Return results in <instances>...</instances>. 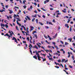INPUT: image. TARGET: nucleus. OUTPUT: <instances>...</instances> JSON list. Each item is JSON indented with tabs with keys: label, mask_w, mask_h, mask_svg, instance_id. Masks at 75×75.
<instances>
[{
	"label": "nucleus",
	"mask_w": 75,
	"mask_h": 75,
	"mask_svg": "<svg viewBox=\"0 0 75 75\" xmlns=\"http://www.w3.org/2000/svg\"><path fill=\"white\" fill-rule=\"evenodd\" d=\"M4 36L6 37V36H7V37H8V39H9V40H10V37H11V36H10V35L8 34V33H6V34L5 35H4Z\"/></svg>",
	"instance_id": "nucleus-1"
},
{
	"label": "nucleus",
	"mask_w": 75,
	"mask_h": 75,
	"mask_svg": "<svg viewBox=\"0 0 75 75\" xmlns=\"http://www.w3.org/2000/svg\"><path fill=\"white\" fill-rule=\"evenodd\" d=\"M12 40H15L14 41L16 42L17 44L18 43V42L17 40V39H16V38L14 37H13V38L12 39Z\"/></svg>",
	"instance_id": "nucleus-2"
},
{
	"label": "nucleus",
	"mask_w": 75,
	"mask_h": 75,
	"mask_svg": "<svg viewBox=\"0 0 75 75\" xmlns=\"http://www.w3.org/2000/svg\"><path fill=\"white\" fill-rule=\"evenodd\" d=\"M8 11H9V14H12L13 12V11L12 10H11L10 9L8 10Z\"/></svg>",
	"instance_id": "nucleus-3"
},
{
	"label": "nucleus",
	"mask_w": 75,
	"mask_h": 75,
	"mask_svg": "<svg viewBox=\"0 0 75 75\" xmlns=\"http://www.w3.org/2000/svg\"><path fill=\"white\" fill-rule=\"evenodd\" d=\"M36 48L37 50L38 49V47H37V46L36 45H35L34 47H33V48Z\"/></svg>",
	"instance_id": "nucleus-4"
},
{
	"label": "nucleus",
	"mask_w": 75,
	"mask_h": 75,
	"mask_svg": "<svg viewBox=\"0 0 75 75\" xmlns=\"http://www.w3.org/2000/svg\"><path fill=\"white\" fill-rule=\"evenodd\" d=\"M31 29L30 30V32L31 31H33V28H34L33 26H31Z\"/></svg>",
	"instance_id": "nucleus-5"
},
{
	"label": "nucleus",
	"mask_w": 75,
	"mask_h": 75,
	"mask_svg": "<svg viewBox=\"0 0 75 75\" xmlns=\"http://www.w3.org/2000/svg\"><path fill=\"white\" fill-rule=\"evenodd\" d=\"M65 27H67L68 28L69 27V26L68 25V24H65Z\"/></svg>",
	"instance_id": "nucleus-6"
},
{
	"label": "nucleus",
	"mask_w": 75,
	"mask_h": 75,
	"mask_svg": "<svg viewBox=\"0 0 75 75\" xmlns=\"http://www.w3.org/2000/svg\"><path fill=\"white\" fill-rule=\"evenodd\" d=\"M68 40L70 41V42L72 41V38H70L68 39Z\"/></svg>",
	"instance_id": "nucleus-7"
},
{
	"label": "nucleus",
	"mask_w": 75,
	"mask_h": 75,
	"mask_svg": "<svg viewBox=\"0 0 75 75\" xmlns=\"http://www.w3.org/2000/svg\"><path fill=\"white\" fill-rule=\"evenodd\" d=\"M33 58H35V59H37V57H36V55H35L34 56H33Z\"/></svg>",
	"instance_id": "nucleus-8"
},
{
	"label": "nucleus",
	"mask_w": 75,
	"mask_h": 75,
	"mask_svg": "<svg viewBox=\"0 0 75 75\" xmlns=\"http://www.w3.org/2000/svg\"><path fill=\"white\" fill-rule=\"evenodd\" d=\"M32 16L33 18H34V17L36 18V17H37V14H35V16H34V15H32Z\"/></svg>",
	"instance_id": "nucleus-9"
},
{
	"label": "nucleus",
	"mask_w": 75,
	"mask_h": 75,
	"mask_svg": "<svg viewBox=\"0 0 75 75\" xmlns=\"http://www.w3.org/2000/svg\"><path fill=\"white\" fill-rule=\"evenodd\" d=\"M4 11H6L3 9H2V10H0V12L1 13H3V12Z\"/></svg>",
	"instance_id": "nucleus-10"
},
{
	"label": "nucleus",
	"mask_w": 75,
	"mask_h": 75,
	"mask_svg": "<svg viewBox=\"0 0 75 75\" xmlns=\"http://www.w3.org/2000/svg\"><path fill=\"white\" fill-rule=\"evenodd\" d=\"M5 27L6 28H8V26L7 24L5 25Z\"/></svg>",
	"instance_id": "nucleus-11"
},
{
	"label": "nucleus",
	"mask_w": 75,
	"mask_h": 75,
	"mask_svg": "<svg viewBox=\"0 0 75 75\" xmlns=\"http://www.w3.org/2000/svg\"><path fill=\"white\" fill-rule=\"evenodd\" d=\"M37 57L39 58H41V57L40 56V54H39L37 55Z\"/></svg>",
	"instance_id": "nucleus-12"
},
{
	"label": "nucleus",
	"mask_w": 75,
	"mask_h": 75,
	"mask_svg": "<svg viewBox=\"0 0 75 75\" xmlns=\"http://www.w3.org/2000/svg\"><path fill=\"white\" fill-rule=\"evenodd\" d=\"M26 17L27 18H28V20H31V19H30V18L28 17V16H26Z\"/></svg>",
	"instance_id": "nucleus-13"
},
{
	"label": "nucleus",
	"mask_w": 75,
	"mask_h": 75,
	"mask_svg": "<svg viewBox=\"0 0 75 75\" xmlns=\"http://www.w3.org/2000/svg\"><path fill=\"white\" fill-rule=\"evenodd\" d=\"M35 52H36V55H38L39 54V53H38V52H37L36 50H35Z\"/></svg>",
	"instance_id": "nucleus-14"
},
{
	"label": "nucleus",
	"mask_w": 75,
	"mask_h": 75,
	"mask_svg": "<svg viewBox=\"0 0 75 75\" xmlns=\"http://www.w3.org/2000/svg\"><path fill=\"white\" fill-rule=\"evenodd\" d=\"M65 61V59H62V62H64V61Z\"/></svg>",
	"instance_id": "nucleus-15"
},
{
	"label": "nucleus",
	"mask_w": 75,
	"mask_h": 75,
	"mask_svg": "<svg viewBox=\"0 0 75 75\" xmlns=\"http://www.w3.org/2000/svg\"><path fill=\"white\" fill-rule=\"evenodd\" d=\"M9 33H10V34H10V35H11V36H12V33H11V31H10V30H9L8 31Z\"/></svg>",
	"instance_id": "nucleus-16"
},
{
	"label": "nucleus",
	"mask_w": 75,
	"mask_h": 75,
	"mask_svg": "<svg viewBox=\"0 0 75 75\" xmlns=\"http://www.w3.org/2000/svg\"><path fill=\"white\" fill-rule=\"evenodd\" d=\"M35 18H33L32 20V22H34V20H35Z\"/></svg>",
	"instance_id": "nucleus-17"
},
{
	"label": "nucleus",
	"mask_w": 75,
	"mask_h": 75,
	"mask_svg": "<svg viewBox=\"0 0 75 75\" xmlns=\"http://www.w3.org/2000/svg\"><path fill=\"white\" fill-rule=\"evenodd\" d=\"M54 47H55V48H57V50H58V46H56V45H55Z\"/></svg>",
	"instance_id": "nucleus-18"
},
{
	"label": "nucleus",
	"mask_w": 75,
	"mask_h": 75,
	"mask_svg": "<svg viewBox=\"0 0 75 75\" xmlns=\"http://www.w3.org/2000/svg\"><path fill=\"white\" fill-rule=\"evenodd\" d=\"M18 8V9H19V8L18 7H17V6H15L14 8V9H16V8Z\"/></svg>",
	"instance_id": "nucleus-19"
},
{
	"label": "nucleus",
	"mask_w": 75,
	"mask_h": 75,
	"mask_svg": "<svg viewBox=\"0 0 75 75\" xmlns=\"http://www.w3.org/2000/svg\"><path fill=\"white\" fill-rule=\"evenodd\" d=\"M16 29L17 30H19L18 28V26H16Z\"/></svg>",
	"instance_id": "nucleus-20"
},
{
	"label": "nucleus",
	"mask_w": 75,
	"mask_h": 75,
	"mask_svg": "<svg viewBox=\"0 0 75 75\" xmlns=\"http://www.w3.org/2000/svg\"><path fill=\"white\" fill-rule=\"evenodd\" d=\"M35 21L36 22V23H37V24H38V19H36Z\"/></svg>",
	"instance_id": "nucleus-21"
},
{
	"label": "nucleus",
	"mask_w": 75,
	"mask_h": 75,
	"mask_svg": "<svg viewBox=\"0 0 75 75\" xmlns=\"http://www.w3.org/2000/svg\"><path fill=\"white\" fill-rule=\"evenodd\" d=\"M68 44H69L67 43V42H65V45H68Z\"/></svg>",
	"instance_id": "nucleus-22"
},
{
	"label": "nucleus",
	"mask_w": 75,
	"mask_h": 75,
	"mask_svg": "<svg viewBox=\"0 0 75 75\" xmlns=\"http://www.w3.org/2000/svg\"><path fill=\"white\" fill-rule=\"evenodd\" d=\"M39 23L40 24V25H44L43 23H41V22H39Z\"/></svg>",
	"instance_id": "nucleus-23"
},
{
	"label": "nucleus",
	"mask_w": 75,
	"mask_h": 75,
	"mask_svg": "<svg viewBox=\"0 0 75 75\" xmlns=\"http://www.w3.org/2000/svg\"><path fill=\"white\" fill-rule=\"evenodd\" d=\"M41 10H42L43 11H46V10L45 9H44L43 8H41Z\"/></svg>",
	"instance_id": "nucleus-24"
},
{
	"label": "nucleus",
	"mask_w": 75,
	"mask_h": 75,
	"mask_svg": "<svg viewBox=\"0 0 75 75\" xmlns=\"http://www.w3.org/2000/svg\"><path fill=\"white\" fill-rule=\"evenodd\" d=\"M55 68H57V69H58V68H59V67L57 66H55Z\"/></svg>",
	"instance_id": "nucleus-25"
},
{
	"label": "nucleus",
	"mask_w": 75,
	"mask_h": 75,
	"mask_svg": "<svg viewBox=\"0 0 75 75\" xmlns=\"http://www.w3.org/2000/svg\"><path fill=\"white\" fill-rule=\"evenodd\" d=\"M34 36H35V37H36V39H37V35H34Z\"/></svg>",
	"instance_id": "nucleus-26"
},
{
	"label": "nucleus",
	"mask_w": 75,
	"mask_h": 75,
	"mask_svg": "<svg viewBox=\"0 0 75 75\" xmlns=\"http://www.w3.org/2000/svg\"><path fill=\"white\" fill-rule=\"evenodd\" d=\"M54 63L55 64H56V65H59V63H57L56 62H54Z\"/></svg>",
	"instance_id": "nucleus-27"
},
{
	"label": "nucleus",
	"mask_w": 75,
	"mask_h": 75,
	"mask_svg": "<svg viewBox=\"0 0 75 75\" xmlns=\"http://www.w3.org/2000/svg\"><path fill=\"white\" fill-rule=\"evenodd\" d=\"M26 2V0H23V4H25V3Z\"/></svg>",
	"instance_id": "nucleus-28"
},
{
	"label": "nucleus",
	"mask_w": 75,
	"mask_h": 75,
	"mask_svg": "<svg viewBox=\"0 0 75 75\" xmlns=\"http://www.w3.org/2000/svg\"><path fill=\"white\" fill-rule=\"evenodd\" d=\"M71 58H72L73 60H74L75 59V57L74 56H72Z\"/></svg>",
	"instance_id": "nucleus-29"
},
{
	"label": "nucleus",
	"mask_w": 75,
	"mask_h": 75,
	"mask_svg": "<svg viewBox=\"0 0 75 75\" xmlns=\"http://www.w3.org/2000/svg\"><path fill=\"white\" fill-rule=\"evenodd\" d=\"M33 8V6H32V5H31L30 7V9H32Z\"/></svg>",
	"instance_id": "nucleus-30"
},
{
	"label": "nucleus",
	"mask_w": 75,
	"mask_h": 75,
	"mask_svg": "<svg viewBox=\"0 0 75 75\" xmlns=\"http://www.w3.org/2000/svg\"><path fill=\"white\" fill-rule=\"evenodd\" d=\"M30 54L31 55H33V53H32V51L31 50H30Z\"/></svg>",
	"instance_id": "nucleus-31"
},
{
	"label": "nucleus",
	"mask_w": 75,
	"mask_h": 75,
	"mask_svg": "<svg viewBox=\"0 0 75 75\" xmlns=\"http://www.w3.org/2000/svg\"><path fill=\"white\" fill-rule=\"evenodd\" d=\"M16 19L18 20V21H21V20H20V19H19V18H16Z\"/></svg>",
	"instance_id": "nucleus-32"
},
{
	"label": "nucleus",
	"mask_w": 75,
	"mask_h": 75,
	"mask_svg": "<svg viewBox=\"0 0 75 75\" xmlns=\"http://www.w3.org/2000/svg\"><path fill=\"white\" fill-rule=\"evenodd\" d=\"M34 12L36 14H37L38 12L37 11H35Z\"/></svg>",
	"instance_id": "nucleus-33"
},
{
	"label": "nucleus",
	"mask_w": 75,
	"mask_h": 75,
	"mask_svg": "<svg viewBox=\"0 0 75 75\" xmlns=\"http://www.w3.org/2000/svg\"><path fill=\"white\" fill-rule=\"evenodd\" d=\"M54 55H58V53L57 52H56L55 53H54Z\"/></svg>",
	"instance_id": "nucleus-34"
},
{
	"label": "nucleus",
	"mask_w": 75,
	"mask_h": 75,
	"mask_svg": "<svg viewBox=\"0 0 75 75\" xmlns=\"http://www.w3.org/2000/svg\"><path fill=\"white\" fill-rule=\"evenodd\" d=\"M45 28H47V29H48L49 28V27H48V26H45Z\"/></svg>",
	"instance_id": "nucleus-35"
},
{
	"label": "nucleus",
	"mask_w": 75,
	"mask_h": 75,
	"mask_svg": "<svg viewBox=\"0 0 75 75\" xmlns=\"http://www.w3.org/2000/svg\"><path fill=\"white\" fill-rule=\"evenodd\" d=\"M37 45H38V47H39V48H40V47H41L40 45L38 44H37Z\"/></svg>",
	"instance_id": "nucleus-36"
},
{
	"label": "nucleus",
	"mask_w": 75,
	"mask_h": 75,
	"mask_svg": "<svg viewBox=\"0 0 75 75\" xmlns=\"http://www.w3.org/2000/svg\"><path fill=\"white\" fill-rule=\"evenodd\" d=\"M23 43L24 44H25L26 43V41H23Z\"/></svg>",
	"instance_id": "nucleus-37"
},
{
	"label": "nucleus",
	"mask_w": 75,
	"mask_h": 75,
	"mask_svg": "<svg viewBox=\"0 0 75 75\" xmlns=\"http://www.w3.org/2000/svg\"><path fill=\"white\" fill-rule=\"evenodd\" d=\"M40 47H41V48H43V49H44V50H45V48L44 47L40 46Z\"/></svg>",
	"instance_id": "nucleus-38"
},
{
	"label": "nucleus",
	"mask_w": 75,
	"mask_h": 75,
	"mask_svg": "<svg viewBox=\"0 0 75 75\" xmlns=\"http://www.w3.org/2000/svg\"><path fill=\"white\" fill-rule=\"evenodd\" d=\"M49 24H51V25H53V24L51 22H49Z\"/></svg>",
	"instance_id": "nucleus-39"
},
{
	"label": "nucleus",
	"mask_w": 75,
	"mask_h": 75,
	"mask_svg": "<svg viewBox=\"0 0 75 75\" xmlns=\"http://www.w3.org/2000/svg\"><path fill=\"white\" fill-rule=\"evenodd\" d=\"M52 44H54V46H55V42H53Z\"/></svg>",
	"instance_id": "nucleus-40"
},
{
	"label": "nucleus",
	"mask_w": 75,
	"mask_h": 75,
	"mask_svg": "<svg viewBox=\"0 0 75 75\" xmlns=\"http://www.w3.org/2000/svg\"><path fill=\"white\" fill-rule=\"evenodd\" d=\"M69 68H72V67L71 66V65H69Z\"/></svg>",
	"instance_id": "nucleus-41"
},
{
	"label": "nucleus",
	"mask_w": 75,
	"mask_h": 75,
	"mask_svg": "<svg viewBox=\"0 0 75 75\" xmlns=\"http://www.w3.org/2000/svg\"><path fill=\"white\" fill-rule=\"evenodd\" d=\"M68 60L67 59L65 61V63H66V62H68Z\"/></svg>",
	"instance_id": "nucleus-42"
},
{
	"label": "nucleus",
	"mask_w": 75,
	"mask_h": 75,
	"mask_svg": "<svg viewBox=\"0 0 75 75\" xmlns=\"http://www.w3.org/2000/svg\"><path fill=\"white\" fill-rule=\"evenodd\" d=\"M71 31H72V28H70V30H69V31L70 32Z\"/></svg>",
	"instance_id": "nucleus-43"
},
{
	"label": "nucleus",
	"mask_w": 75,
	"mask_h": 75,
	"mask_svg": "<svg viewBox=\"0 0 75 75\" xmlns=\"http://www.w3.org/2000/svg\"><path fill=\"white\" fill-rule=\"evenodd\" d=\"M61 60L60 59H59L58 60V62H61Z\"/></svg>",
	"instance_id": "nucleus-44"
},
{
	"label": "nucleus",
	"mask_w": 75,
	"mask_h": 75,
	"mask_svg": "<svg viewBox=\"0 0 75 75\" xmlns=\"http://www.w3.org/2000/svg\"><path fill=\"white\" fill-rule=\"evenodd\" d=\"M26 33H29V31L28 30H26Z\"/></svg>",
	"instance_id": "nucleus-45"
},
{
	"label": "nucleus",
	"mask_w": 75,
	"mask_h": 75,
	"mask_svg": "<svg viewBox=\"0 0 75 75\" xmlns=\"http://www.w3.org/2000/svg\"><path fill=\"white\" fill-rule=\"evenodd\" d=\"M59 11H57L55 12V13H59Z\"/></svg>",
	"instance_id": "nucleus-46"
},
{
	"label": "nucleus",
	"mask_w": 75,
	"mask_h": 75,
	"mask_svg": "<svg viewBox=\"0 0 75 75\" xmlns=\"http://www.w3.org/2000/svg\"><path fill=\"white\" fill-rule=\"evenodd\" d=\"M44 36L45 38H46V39H47V36L44 35Z\"/></svg>",
	"instance_id": "nucleus-47"
},
{
	"label": "nucleus",
	"mask_w": 75,
	"mask_h": 75,
	"mask_svg": "<svg viewBox=\"0 0 75 75\" xmlns=\"http://www.w3.org/2000/svg\"><path fill=\"white\" fill-rule=\"evenodd\" d=\"M37 10L38 11H39V12H40L41 11V10H40V9H39L38 8L37 9Z\"/></svg>",
	"instance_id": "nucleus-48"
},
{
	"label": "nucleus",
	"mask_w": 75,
	"mask_h": 75,
	"mask_svg": "<svg viewBox=\"0 0 75 75\" xmlns=\"http://www.w3.org/2000/svg\"><path fill=\"white\" fill-rule=\"evenodd\" d=\"M14 18H15L16 17H17V16L15 14H14Z\"/></svg>",
	"instance_id": "nucleus-49"
},
{
	"label": "nucleus",
	"mask_w": 75,
	"mask_h": 75,
	"mask_svg": "<svg viewBox=\"0 0 75 75\" xmlns=\"http://www.w3.org/2000/svg\"><path fill=\"white\" fill-rule=\"evenodd\" d=\"M26 6L25 5L24 6H23V7H24V8H26Z\"/></svg>",
	"instance_id": "nucleus-50"
},
{
	"label": "nucleus",
	"mask_w": 75,
	"mask_h": 75,
	"mask_svg": "<svg viewBox=\"0 0 75 75\" xmlns=\"http://www.w3.org/2000/svg\"><path fill=\"white\" fill-rule=\"evenodd\" d=\"M60 42L61 43H62V44H64V42H62V41L61 40Z\"/></svg>",
	"instance_id": "nucleus-51"
},
{
	"label": "nucleus",
	"mask_w": 75,
	"mask_h": 75,
	"mask_svg": "<svg viewBox=\"0 0 75 75\" xmlns=\"http://www.w3.org/2000/svg\"><path fill=\"white\" fill-rule=\"evenodd\" d=\"M43 62H44V61H46L45 60L46 59L45 58L44 59H43Z\"/></svg>",
	"instance_id": "nucleus-52"
},
{
	"label": "nucleus",
	"mask_w": 75,
	"mask_h": 75,
	"mask_svg": "<svg viewBox=\"0 0 75 75\" xmlns=\"http://www.w3.org/2000/svg\"><path fill=\"white\" fill-rule=\"evenodd\" d=\"M42 17L44 18H45V15H43Z\"/></svg>",
	"instance_id": "nucleus-53"
},
{
	"label": "nucleus",
	"mask_w": 75,
	"mask_h": 75,
	"mask_svg": "<svg viewBox=\"0 0 75 75\" xmlns=\"http://www.w3.org/2000/svg\"><path fill=\"white\" fill-rule=\"evenodd\" d=\"M28 10H29V11H31V8H28Z\"/></svg>",
	"instance_id": "nucleus-54"
},
{
	"label": "nucleus",
	"mask_w": 75,
	"mask_h": 75,
	"mask_svg": "<svg viewBox=\"0 0 75 75\" xmlns=\"http://www.w3.org/2000/svg\"><path fill=\"white\" fill-rule=\"evenodd\" d=\"M27 40H28V41H29V39H30V38H29V37H27Z\"/></svg>",
	"instance_id": "nucleus-55"
},
{
	"label": "nucleus",
	"mask_w": 75,
	"mask_h": 75,
	"mask_svg": "<svg viewBox=\"0 0 75 75\" xmlns=\"http://www.w3.org/2000/svg\"><path fill=\"white\" fill-rule=\"evenodd\" d=\"M62 11H63V13H67V11H64V10H62Z\"/></svg>",
	"instance_id": "nucleus-56"
},
{
	"label": "nucleus",
	"mask_w": 75,
	"mask_h": 75,
	"mask_svg": "<svg viewBox=\"0 0 75 75\" xmlns=\"http://www.w3.org/2000/svg\"><path fill=\"white\" fill-rule=\"evenodd\" d=\"M20 2L21 4H22V1L21 0H20Z\"/></svg>",
	"instance_id": "nucleus-57"
},
{
	"label": "nucleus",
	"mask_w": 75,
	"mask_h": 75,
	"mask_svg": "<svg viewBox=\"0 0 75 75\" xmlns=\"http://www.w3.org/2000/svg\"><path fill=\"white\" fill-rule=\"evenodd\" d=\"M34 5H35V6H37V3H36L35 2L34 3Z\"/></svg>",
	"instance_id": "nucleus-58"
},
{
	"label": "nucleus",
	"mask_w": 75,
	"mask_h": 75,
	"mask_svg": "<svg viewBox=\"0 0 75 75\" xmlns=\"http://www.w3.org/2000/svg\"><path fill=\"white\" fill-rule=\"evenodd\" d=\"M50 10H54V8H50Z\"/></svg>",
	"instance_id": "nucleus-59"
},
{
	"label": "nucleus",
	"mask_w": 75,
	"mask_h": 75,
	"mask_svg": "<svg viewBox=\"0 0 75 75\" xmlns=\"http://www.w3.org/2000/svg\"><path fill=\"white\" fill-rule=\"evenodd\" d=\"M1 27H3V23H1Z\"/></svg>",
	"instance_id": "nucleus-60"
},
{
	"label": "nucleus",
	"mask_w": 75,
	"mask_h": 75,
	"mask_svg": "<svg viewBox=\"0 0 75 75\" xmlns=\"http://www.w3.org/2000/svg\"><path fill=\"white\" fill-rule=\"evenodd\" d=\"M71 57V55H70L69 54L68 56H67V58H69Z\"/></svg>",
	"instance_id": "nucleus-61"
},
{
	"label": "nucleus",
	"mask_w": 75,
	"mask_h": 75,
	"mask_svg": "<svg viewBox=\"0 0 75 75\" xmlns=\"http://www.w3.org/2000/svg\"><path fill=\"white\" fill-rule=\"evenodd\" d=\"M18 21H17L16 23L18 24L19 25V23L18 22Z\"/></svg>",
	"instance_id": "nucleus-62"
},
{
	"label": "nucleus",
	"mask_w": 75,
	"mask_h": 75,
	"mask_svg": "<svg viewBox=\"0 0 75 75\" xmlns=\"http://www.w3.org/2000/svg\"><path fill=\"white\" fill-rule=\"evenodd\" d=\"M48 47L49 48H50L51 47V46H48Z\"/></svg>",
	"instance_id": "nucleus-63"
},
{
	"label": "nucleus",
	"mask_w": 75,
	"mask_h": 75,
	"mask_svg": "<svg viewBox=\"0 0 75 75\" xmlns=\"http://www.w3.org/2000/svg\"><path fill=\"white\" fill-rule=\"evenodd\" d=\"M7 18L8 20H9V16H7Z\"/></svg>",
	"instance_id": "nucleus-64"
}]
</instances>
